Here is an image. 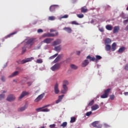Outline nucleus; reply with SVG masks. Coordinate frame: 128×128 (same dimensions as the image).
I'll list each match as a JSON object with an SVG mask.
<instances>
[{"instance_id": "nucleus-1", "label": "nucleus", "mask_w": 128, "mask_h": 128, "mask_svg": "<svg viewBox=\"0 0 128 128\" xmlns=\"http://www.w3.org/2000/svg\"><path fill=\"white\" fill-rule=\"evenodd\" d=\"M33 60H34V58L33 57L28 58L22 60H19L18 61V60L16 61V62L18 64H24L26 62H32Z\"/></svg>"}, {"instance_id": "nucleus-2", "label": "nucleus", "mask_w": 128, "mask_h": 128, "mask_svg": "<svg viewBox=\"0 0 128 128\" xmlns=\"http://www.w3.org/2000/svg\"><path fill=\"white\" fill-rule=\"evenodd\" d=\"M34 41V38H30L28 41L25 43V46L30 49L31 48L32 46V42Z\"/></svg>"}, {"instance_id": "nucleus-3", "label": "nucleus", "mask_w": 128, "mask_h": 128, "mask_svg": "<svg viewBox=\"0 0 128 128\" xmlns=\"http://www.w3.org/2000/svg\"><path fill=\"white\" fill-rule=\"evenodd\" d=\"M92 125L93 127L96 128H102V124H100V121H94L92 123Z\"/></svg>"}, {"instance_id": "nucleus-4", "label": "nucleus", "mask_w": 128, "mask_h": 128, "mask_svg": "<svg viewBox=\"0 0 128 128\" xmlns=\"http://www.w3.org/2000/svg\"><path fill=\"white\" fill-rule=\"evenodd\" d=\"M110 90H111V89H110V88H108V89H106V90H105L104 94H102V95L100 96L101 98H108Z\"/></svg>"}, {"instance_id": "nucleus-5", "label": "nucleus", "mask_w": 128, "mask_h": 128, "mask_svg": "<svg viewBox=\"0 0 128 128\" xmlns=\"http://www.w3.org/2000/svg\"><path fill=\"white\" fill-rule=\"evenodd\" d=\"M60 68V64H54L52 67L51 68V70L52 71H56V70H58Z\"/></svg>"}, {"instance_id": "nucleus-6", "label": "nucleus", "mask_w": 128, "mask_h": 128, "mask_svg": "<svg viewBox=\"0 0 128 128\" xmlns=\"http://www.w3.org/2000/svg\"><path fill=\"white\" fill-rule=\"evenodd\" d=\"M54 92L56 94H58L60 92L58 88V82H56L54 86Z\"/></svg>"}, {"instance_id": "nucleus-7", "label": "nucleus", "mask_w": 128, "mask_h": 128, "mask_svg": "<svg viewBox=\"0 0 128 128\" xmlns=\"http://www.w3.org/2000/svg\"><path fill=\"white\" fill-rule=\"evenodd\" d=\"M44 93H42V94H40V95L38 96L37 98H36V99L34 100V102H38L44 98Z\"/></svg>"}, {"instance_id": "nucleus-8", "label": "nucleus", "mask_w": 128, "mask_h": 128, "mask_svg": "<svg viewBox=\"0 0 128 128\" xmlns=\"http://www.w3.org/2000/svg\"><path fill=\"white\" fill-rule=\"evenodd\" d=\"M28 92H26V91H23L20 94V97L18 98V100H20L23 98L24 96L28 95Z\"/></svg>"}, {"instance_id": "nucleus-9", "label": "nucleus", "mask_w": 128, "mask_h": 128, "mask_svg": "<svg viewBox=\"0 0 128 128\" xmlns=\"http://www.w3.org/2000/svg\"><path fill=\"white\" fill-rule=\"evenodd\" d=\"M54 40V38H46L42 41V42L46 44H50Z\"/></svg>"}, {"instance_id": "nucleus-10", "label": "nucleus", "mask_w": 128, "mask_h": 128, "mask_svg": "<svg viewBox=\"0 0 128 128\" xmlns=\"http://www.w3.org/2000/svg\"><path fill=\"white\" fill-rule=\"evenodd\" d=\"M16 100L15 96L12 94L9 95L6 98V100L8 102H12L14 100Z\"/></svg>"}, {"instance_id": "nucleus-11", "label": "nucleus", "mask_w": 128, "mask_h": 128, "mask_svg": "<svg viewBox=\"0 0 128 128\" xmlns=\"http://www.w3.org/2000/svg\"><path fill=\"white\" fill-rule=\"evenodd\" d=\"M62 43V40L60 39H57L56 40H54L52 44V46H56Z\"/></svg>"}, {"instance_id": "nucleus-12", "label": "nucleus", "mask_w": 128, "mask_h": 128, "mask_svg": "<svg viewBox=\"0 0 128 128\" xmlns=\"http://www.w3.org/2000/svg\"><path fill=\"white\" fill-rule=\"evenodd\" d=\"M63 30L68 34L72 33V28L70 27H64Z\"/></svg>"}, {"instance_id": "nucleus-13", "label": "nucleus", "mask_w": 128, "mask_h": 128, "mask_svg": "<svg viewBox=\"0 0 128 128\" xmlns=\"http://www.w3.org/2000/svg\"><path fill=\"white\" fill-rule=\"evenodd\" d=\"M19 73H20L19 71H15L12 74L8 76V78H11L16 76H18L19 74Z\"/></svg>"}, {"instance_id": "nucleus-14", "label": "nucleus", "mask_w": 128, "mask_h": 128, "mask_svg": "<svg viewBox=\"0 0 128 128\" xmlns=\"http://www.w3.org/2000/svg\"><path fill=\"white\" fill-rule=\"evenodd\" d=\"M120 30L119 26H115L114 28L113 34L118 33Z\"/></svg>"}, {"instance_id": "nucleus-15", "label": "nucleus", "mask_w": 128, "mask_h": 128, "mask_svg": "<svg viewBox=\"0 0 128 128\" xmlns=\"http://www.w3.org/2000/svg\"><path fill=\"white\" fill-rule=\"evenodd\" d=\"M89 63H90V62L88 60H84L82 63V66L86 67L89 64Z\"/></svg>"}, {"instance_id": "nucleus-16", "label": "nucleus", "mask_w": 128, "mask_h": 128, "mask_svg": "<svg viewBox=\"0 0 128 128\" xmlns=\"http://www.w3.org/2000/svg\"><path fill=\"white\" fill-rule=\"evenodd\" d=\"M58 5H52L50 7V10L51 12H54L56 7H58Z\"/></svg>"}, {"instance_id": "nucleus-17", "label": "nucleus", "mask_w": 128, "mask_h": 128, "mask_svg": "<svg viewBox=\"0 0 128 128\" xmlns=\"http://www.w3.org/2000/svg\"><path fill=\"white\" fill-rule=\"evenodd\" d=\"M62 58V55L59 54L58 56L56 58V59L54 60V63H56L60 60Z\"/></svg>"}, {"instance_id": "nucleus-18", "label": "nucleus", "mask_w": 128, "mask_h": 128, "mask_svg": "<svg viewBox=\"0 0 128 128\" xmlns=\"http://www.w3.org/2000/svg\"><path fill=\"white\" fill-rule=\"evenodd\" d=\"M116 46H117V44H116V42H114L112 44L111 50H112V52H114L116 50Z\"/></svg>"}, {"instance_id": "nucleus-19", "label": "nucleus", "mask_w": 128, "mask_h": 128, "mask_svg": "<svg viewBox=\"0 0 128 128\" xmlns=\"http://www.w3.org/2000/svg\"><path fill=\"white\" fill-rule=\"evenodd\" d=\"M16 34V32H12L8 34L7 36H6L4 38V39H8V38H10L12 36Z\"/></svg>"}, {"instance_id": "nucleus-20", "label": "nucleus", "mask_w": 128, "mask_h": 128, "mask_svg": "<svg viewBox=\"0 0 128 128\" xmlns=\"http://www.w3.org/2000/svg\"><path fill=\"white\" fill-rule=\"evenodd\" d=\"M126 48L125 46H122L118 50V53H122L126 50Z\"/></svg>"}, {"instance_id": "nucleus-21", "label": "nucleus", "mask_w": 128, "mask_h": 128, "mask_svg": "<svg viewBox=\"0 0 128 128\" xmlns=\"http://www.w3.org/2000/svg\"><path fill=\"white\" fill-rule=\"evenodd\" d=\"M99 108V105H98V104H96L95 105H93L92 107V110H96Z\"/></svg>"}, {"instance_id": "nucleus-22", "label": "nucleus", "mask_w": 128, "mask_h": 128, "mask_svg": "<svg viewBox=\"0 0 128 128\" xmlns=\"http://www.w3.org/2000/svg\"><path fill=\"white\" fill-rule=\"evenodd\" d=\"M28 108L27 106L26 105H24L23 107H20L18 109V112H23L25 110Z\"/></svg>"}, {"instance_id": "nucleus-23", "label": "nucleus", "mask_w": 128, "mask_h": 128, "mask_svg": "<svg viewBox=\"0 0 128 128\" xmlns=\"http://www.w3.org/2000/svg\"><path fill=\"white\" fill-rule=\"evenodd\" d=\"M111 42H112V40L109 38H106L104 40L105 45L110 44Z\"/></svg>"}, {"instance_id": "nucleus-24", "label": "nucleus", "mask_w": 128, "mask_h": 128, "mask_svg": "<svg viewBox=\"0 0 128 128\" xmlns=\"http://www.w3.org/2000/svg\"><path fill=\"white\" fill-rule=\"evenodd\" d=\"M106 29L108 30H112V29H113V26H112L110 24H107L106 26Z\"/></svg>"}, {"instance_id": "nucleus-25", "label": "nucleus", "mask_w": 128, "mask_h": 128, "mask_svg": "<svg viewBox=\"0 0 128 128\" xmlns=\"http://www.w3.org/2000/svg\"><path fill=\"white\" fill-rule=\"evenodd\" d=\"M88 10L86 6H83L81 8V12L86 13L88 12Z\"/></svg>"}, {"instance_id": "nucleus-26", "label": "nucleus", "mask_w": 128, "mask_h": 128, "mask_svg": "<svg viewBox=\"0 0 128 128\" xmlns=\"http://www.w3.org/2000/svg\"><path fill=\"white\" fill-rule=\"evenodd\" d=\"M86 59H88L90 60V61L94 62L96 60V58L95 57H92L88 55L86 56Z\"/></svg>"}, {"instance_id": "nucleus-27", "label": "nucleus", "mask_w": 128, "mask_h": 128, "mask_svg": "<svg viewBox=\"0 0 128 128\" xmlns=\"http://www.w3.org/2000/svg\"><path fill=\"white\" fill-rule=\"evenodd\" d=\"M54 50L55 51L57 52H60L61 50H62V48L60 46H55L54 48Z\"/></svg>"}, {"instance_id": "nucleus-28", "label": "nucleus", "mask_w": 128, "mask_h": 128, "mask_svg": "<svg viewBox=\"0 0 128 128\" xmlns=\"http://www.w3.org/2000/svg\"><path fill=\"white\" fill-rule=\"evenodd\" d=\"M112 46L110 44H106L105 50L106 51H110L111 50Z\"/></svg>"}, {"instance_id": "nucleus-29", "label": "nucleus", "mask_w": 128, "mask_h": 128, "mask_svg": "<svg viewBox=\"0 0 128 128\" xmlns=\"http://www.w3.org/2000/svg\"><path fill=\"white\" fill-rule=\"evenodd\" d=\"M28 48V47H27L26 46V44H24V46L22 47V54H24V53H25L26 52V48Z\"/></svg>"}, {"instance_id": "nucleus-30", "label": "nucleus", "mask_w": 128, "mask_h": 128, "mask_svg": "<svg viewBox=\"0 0 128 128\" xmlns=\"http://www.w3.org/2000/svg\"><path fill=\"white\" fill-rule=\"evenodd\" d=\"M70 68L73 70H77L78 68V66L74 64H70Z\"/></svg>"}, {"instance_id": "nucleus-31", "label": "nucleus", "mask_w": 128, "mask_h": 128, "mask_svg": "<svg viewBox=\"0 0 128 128\" xmlns=\"http://www.w3.org/2000/svg\"><path fill=\"white\" fill-rule=\"evenodd\" d=\"M69 84L68 81V80H64L62 82V86H67Z\"/></svg>"}, {"instance_id": "nucleus-32", "label": "nucleus", "mask_w": 128, "mask_h": 128, "mask_svg": "<svg viewBox=\"0 0 128 128\" xmlns=\"http://www.w3.org/2000/svg\"><path fill=\"white\" fill-rule=\"evenodd\" d=\"M56 20V17L54 16H50L48 17V20L50 21H53Z\"/></svg>"}, {"instance_id": "nucleus-33", "label": "nucleus", "mask_w": 128, "mask_h": 128, "mask_svg": "<svg viewBox=\"0 0 128 128\" xmlns=\"http://www.w3.org/2000/svg\"><path fill=\"white\" fill-rule=\"evenodd\" d=\"M47 36H48V38L56 36V34H54L50 33V32L47 33Z\"/></svg>"}, {"instance_id": "nucleus-34", "label": "nucleus", "mask_w": 128, "mask_h": 128, "mask_svg": "<svg viewBox=\"0 0 128 128\" xmlns=\"http://www.w3.org/2000/svg\"><path fill=\"white\" fill-rule=\"evenodd\" d=\"M58 53L54 54V55L50 56L49 58V60H53V59H54L55 58H56L58 56Z\"/></svg>"}, {"instance_id": "nucleus-35", "label": "nucleus", "mask_w": 128, "mask_h": 128, "mask_svg": "<svg viewBox=\"0 0 128 128\" xmlns=\"http://www.w3.org/2000/svg\"><path fill=\"white\" fill-rule=\"evenodd\" d=\"M76 117H71L70 121V123H74V122H76Z\"/></svg>"}, {"instance_id": "nucleus-36", "label": "nucleus", "mask_w": 128, "mask_h": 128, "mask_svg": "<svg viewBox=\"0 0 128 128\" xmlns=\"http://www.w3.org/2000/svg\"><path fill=\"white\" fill-rule=\"evenodd\" d=\"M42 112H50V109H48V108H45L44 109V108L42 109Z\"/></svg>"}, {"instance_id": "nucleus-37", "label": "nucleus", "mask_w": 128, "mask_h": 128, "mask_svg": "<svg viewBox=\"0 0 128 128\" xmlns=\"http://www.w3.org/2000/svg\"><path fill=\"white\" fill-rule=\"evenodd\" d=\"M68 123L66 122H63L62 124H61L60 126L63 128H65L67 126Z\"/></svg>"}, {"instance_id": "nucleus-38", "label": "nucleus", "mask_w": 128, "mask_h": 128, "mask_svg": "<svg viewBox=\"0 0 128 128\" xmlns=\"http://www.w3.org/2000/svg\"><path fill=\"white\" fill-rule=\"evenodd\" d=\"M94 103V100H92V101H90L88 104V106H92Z\"/></svg>"}, {"instance_id": "nucleus-39", "label": "nucleus", "mask_w": 128, "mask_h": 128, "mask_svg": "<svg viewBox=\"0 0 128 128\" xmlns=\"http://www.w3.org/2000/svg\"><path fill=\"white\" fill-rule=\"evenodd\" d=\"M123 24L124 25H126L128 24V18L126 20H124Z\"/></svg>"}, {"instance_id": "nucleus-40", "label": "nucleus", "mask_w": 128, "mask_h": 128, "mask_svg": "<svg viewBox=\"0 0 128 128\" xmlns=\"http://www.w3.org/2000/svg\"><path fill=\"white\" fill-rule=\"evenodd\" d=\"M42 109H44L43 107H41L40 108H36V110L38 112H42Z\"/></svg>"}, {"instance_id": "nucleus-41", "label": "nucleus", "mask_w": 128, "mask_h": 128, "mask_svg": "<svg viewBox=\"0 0 128 128\" xmlns=\"http://www.w3.org/2000/svg\"><path fill=\"white\" fill-rule=\"evenodd\" d=\"M102 58V57L100 55L96 56V60H100Z\"/></svg>"}, {"instance_id": "nucleus-42", "label": "nucleus", "mask_w": 128, "mask_h": 128, "mask_svg": "<svg viewBox=\"0 0 128 128\" xmlns=\"http://www.w3.org/2000/svg\"><path fill=\"white\" fill-rule=\"evenodd\" d=\"M77 16L80 18H82L84 17V14H77Z\"/></svg>"}, {"instance_id": "nucleus-43", "label": "nucleus", "mask_w": 128, "mask_h": 128, "mask_svg": "<svg viewBox=\"0 0 128 128\" xmlns=\"http://www.w3.org/2000/svg\"><path fill=\"white\" fill-rule=\"evenodd\" d=\"M5 98L4 94H0V100H2L3 98Z\"/></svg>"}, {"instance_id": "nucleus-44", "label": "nucleus", "mask_w": 128, "mask_h": 128, "mask_svg": "<svg viewBox=\"0 0 128 128\" xmlns=\"http://www.w3.org/2000/svg\"><path fill=\"white\" fill-rule=\"evenodd\" d=\"M43 61L42 60V59H38L36 60V63L38 64H42V63Z\"/></svg>"}, {"instance_id": "nucleus-45", "label": "nucleus", "mask_w": 128, "mask_h": 128, "mask_svg": "<svg viewBox=\"0 0 128 128\" xmlns=\"http://www.w3.org/2000/svg\"><path fill=\"white\" fill-rule=\"evenodd\" d=\"M62 88L64 90L68 92V86H65V85H62Z\"/></svg>"}, {"instance_id": "nucleus-46", "label": "nucleus", "mask_w": 128, "mask_h": 128, "mask_svg": "<svg viewBox=\"0 0 128 128\" xmlns=\"http://www.w3.org/2000/svg\"><path fill=\"white\" fill-rule=\"evenodd\" d=\"M92 114V111H90V112H87L86 113V115L87 116H90Z\"/></svg>"}, {"instance_id": "nucleus-47", "label": "nucleus", "mask_w": 128, "mask_h": 128, "mask_svg": "<svg viewBox=\"0 0 128 128\" xmlns=\"http://www.w3.org/2000/svg\"><path fill=\"white\" fill-rule=\"evenodd\" d=\"M64 97V95H60V96H58V100L62 101Z\"/></svg>"}, {"instance_id": "nucleus-48", "label": "nucleus", "mask_w": 128, "mask_h": 128, "mask_svg": "<svg viewBox=\"0 0 128 128\" xmlns=\"http://www.w3.org/2000/svg\"><path fill=\"white\" fill-rule=\"evenodd\" d=\"M114 98H115L114 95H110V99L112 100H114Z\"/></svg>"}, {"instance_id": "nucleus-49", "label": "nucleus", "mask_w": 128, "mask_h": 128, "mask_svg": "<svg viewBox=\"0 0 128 128\" xmlns=\"http://www.w3.org/2000/svg\"><path fill=\"white\" fill-rule=\"evenodd\" d=\"M32 82H27V85L28 86H30L32 85Z\"/></svg>"}, {"instance_id": "nucleus-50", "label": "nucleus", "mask_w": 128, "mask_h": 128, "mask_svg": "<svg viewBox=\"0 0 128 128\" xmlns=\"http://www.w3.org/2000/svg\"><path fill=\"white\" fill-rule=\"evenodd\" d=\"M68 18V16L67 14H65L64 16H62L60 18Z\"/></svg>"}, {"instance_id": "nucleus-51", "label": "nucleus", "mask_w": 128, "mask_h": 128, "mask_svg": "<svg viewBox=\"0 0 128 128\" xmlns=\"http://www.w3.org/2000/svg\"><path fill=\"white\" fill-rule=\"evenodd\" d=\"M120 16H121V18H122V19H124V20L127 19V18H128V17L125 16H124V14H121V15H120Z\"/></svg>"}, {"instance_id": "nucleus-52", "label": "nucleus", "mask_w": 128, "mask_h": 128, "mask_svg": "<svg viewBox=\"0 0 128 128\" xmlns=\"http://www.w3.org/2000/svg\"><path fill=\"white\" fill-rule=\"evenodd\" d=\"M67 92L66 90H64V89L61 90V94H66L67 93Z\"/></svg>"}, {"instance_id": "nucleus-53", "label": "nucleus", "mask_w": 128, "mask_h": 128, "mask_svg": "<svg viewBox=\"0 0 128 128\" xmlns=\"http://www.w3.org/2000/svg\"><path fill=\"white\" fill-rule=\"evenodd\" d=\"M1 80L2 82H4L6 81V78L4 76H2Z\"/></svg>"}, {"instance_id": "nucleus-54", "label": "nucleus", "mask_w": 128, "mask_h": 128, "mask_svg": "<svg viewBox=\"0 0 128 128\" xmlns=\"http://www.w3.org/2000/svg\"><path fill=\"white\" fill-rule=\"evenodd\" d=\"M42 37L44 38H48V34L47 33H45V34H43L42 35Z\"/></svg>"}, {"instance_id": "nucleus-55", "label": "nucleus", "mask_w": 128, "mask_h": 128, "mask_svg": "<svg viewBox=\"0 0 128 128\" xmlns=\"http://www.w3.org/2000/svg\"><path fill=\"white\" fill-rule=\"evenodd\" d=\"M43 32H44V30L41 28H40V29L38 30V33H42Z\"/></svg>"}, {"instance_id": "nucleus-56", "label": "nucleus", "mask_w": 128, "mask_h": 128, "mask_svg": "<svg viewBox=\"0 0 128 128\" xmlns=\"http://www.w3.org/2000/svg\"><path fill=\"white\" fill-rule=\"evenodd\" d=\"M72 24L78 25V23L76 21H72Z\"/></svg>"}, {"instance_id": "nucleus-57", "label": "nucleus", "mask_w": 128, "mask_h": 128, "mask_svg": "<svg viewBox=\"0 0 128 128\" xmlns=\"http://www.w3.org/2000/svg\"><path fill=\"white\" fill-rule=\"evenodd\" d=\"M56 126V124H51L50 126V128H55Z\"/></svg>"}, {"instance_id": "nucleus-58", "label": "nucleus", "mask_w": 128, "mask_h": 128, "mask_svg": "<svg viewBox=\"0 0 128 128\" xmlns=\"http://www.w3.org/2000/svg\"><path fill=\"white\" fill-rule=\"evenodd\" d=\"M104 127L106 128H110V126H108V124H104Z\"/></svg>"}, {"instance_id": "nucleus-59", "label": "nucleus", "mask_w": 128, "mask_h": 128, "mask_svg": "<svg viewBox=\"0 0 128 128\" xmlns=\"http://www.w3.org/2000/svg\"><path fill=\"white\" fill-rule=\"evenodd\" d=\"M124 69H125V70L128 71V64H126V65L125 66Z\"/></svg>"}, {"instance_id": "nucleus-60", "label": "nucleus", "mask_w": 128, "mask_h": 128, "mask_svg": "<svg viewBox=\"0 0 128 128\" xmlns=\"http://www.w3.org/2000/svg\"><path fill=\"white\" fill-rule=\"evenodd\" d=\"M50 104H48V105H44V107H42L43 108H46L48 106H50Z\"/></svg>"}, {"instance_id": "nucleus-61", "label": "nucleus", "mask_w": 128, "mask_h": 128, "mask_svg": "<svg viewBox=\"0 0 128 128\" xmlns=\"http://www.w3.org/2000/svg\"><path fill=\"white\" fill-rule=\"evenodd\" d=\"M61 101L60 100V99H58V100H56V104H58L59 102H60Z\"/></svg>"}, {"instance_id": "nucleus-62", "label": "nucleus", "mask_w": 128, "mask_h": 128, "mask_svg": "<svg viewBox=\"0 0 128 128\" xmlns=\"http://www.w3.org/2000/svg\"><path fill=\"white\" fill-rule=\"evenodd\" d=\"M124 30L126 32H128V24L126 26Z\"/></svg>"}, {"instance_id": "nucleus-63", "label": "nucleus", "mask_w": 128, "mask_h": 128, "mask_svg": "<svg viewBox=\"0 0 128 128\" xmlns=\"http://www.w3.org/2000/svg\"><path fill=\"white\" fill-rule=\"evenodd\" d=\"M76 54H77V55H80V51H78L76 52Z\"/></svg>"}, {"instance_id": "nucleus-64", "label": "nucleus", "mask_w": 128, "mask_h": 128, "mask_svg": "<svg viewBox=\"0 0 128 128\" xmlns=\"http://www.w3.org/2000/svg\"><path fill=\"white\" fill-rule=\"evenodd\" d=\"M124 96H128V92H124Z\"/></svg>"}]
</instances>
